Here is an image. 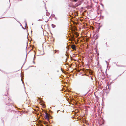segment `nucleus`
<instances>
[{
    "label": "nucleus",
    "mask_w": 126,
    "mask_h": 126,
    "mask_svg": "<svg viewBox=\"0 0 126 126\" xmlns=\"http://www.w3.org/2000/svg\"><path fill=\"white\" fill-rule=\"evenodd\" d=\"M49 117L48 116V114L47 113H46L45 118L47 120H48L49 119Z\"/></svg>",
    "instance_id": "1"
},
{
    "label": "nucleus",
    "mask_w": 126,
    "mask_h": 126,
    "mask_svg": "<svg viewBox=\"0 0 126 126\" xmlns=\"http://www.w3.org/2000/svg\"><path fill=\"white\" fill-rule=\"evenodd\" d=\"M71 47L73 49H75L76 47L75 45H72L71 46Z\"/></svg>",
    "instance_id": "2"
},
{
    "label": "nucleus",
    "mask_w": 126,
    "mask_h": 126,
    "mask_svg": "<svg viewBox=\"0 0 126 126\" xmlns=\"http://www.w3.org/2000/svg\"><path fill=\"white\" fill-rule=\"evenodd\" d=\"M51 26H52V27L53 28H54L56 27V26L55 25H54L53 24H51Z\"/></svg>",
    "instance_id": "3"
},
{
    "label": "nucleus",
    "mask_w": 126,
    "mask_h": 126,
    "mask_svg": "<svg viewBox=\"0 0 126 126\" xmlns=\"http://www.w3.org/2000/svg\"><path fill=\"white\" fill-rule=\"evenodd\" d=\"M25 27H26V26H27V23H26V21H25Z\"/></svg>",
    "instance_id": "4"
},
{
    "label": "nucleus",
    "mask_w": 126,
    "mask_h": 126,
    "mask_svg": "<svg viewBox=\"0 0 126 126\" xmlns=\"http://www.w3.org/2000/svg\"><path fill=\"white\" fill-rule=\"evenodd\" d=\"M54 18L56 20H57V18L56 17H55Z\"/></svg>",
    "instance_id": "5"
},
{
    "label": "nucleus",
    "mask_w": 126,
    "mask_h": 126,
    "mask_svg": "<svg viewBox=\"0 0 126 126\" xmlns=\"http://www.w3.org/2000/svg\"><path fill=\"white\" fill-rule=\"evenodd\" d=\"M74 0L75 2H76L77 1V0Z\"/></svg>",
    "instance_id": "6"
},
{
    "label": "nucleus",
    "mask_w": 126,
    "mask_h": 126,
    "mask_svg": "<svg viewBox=\"0 0 126 126\" xmlns=\"http://www.w3.org/2000/svg\"><path fill=\"white\" fill-rule=\"evenodd\" d=\"M55 16V15H52V16L53 17H54Z\"/></svg>",
    "instance_id": "7"
},
{
    "label": "nucleus",
    "mask_w": 126,
    "mask_h": 126,
    "mask_svg": "<svg viewBox=\"0 0 126 126\" xmlns=\"http://www.w3.org/2000/svg\"><path fill=\"white\" fill-rule=\"evenodd\" d=\"M47 123L46 122H45L44 124H47Z\"/></svg>",
    "instance_id": "8"
},
{
    "label": "nucleus",
    "mask_w": 126,
    "mask_h": 126,
    "mask_svg": "<svg viewBox=\"0 0 126 126\" xmlns=\"http://www.w3.org/2000/svg\"><path fill=\"white\" fill-rule=\"evenodd\" d=\"M22 28H23V29H25V28H23L22 26Z\"/></svg>",
    "instance_id": "9"
},
{
    "label": "nucleus",
    "mask_w": 126,
    "mask_h": 126,
    "mask_svg": "<svg viewBox=\"0 0 126 126\" xmlns=\"http://www.w3.org/2000/svg\"><path fill=\"white\" fill-rule=\"evenodd\" d=\"M105 62H106V63H107V61H105Z\"/></svg>",
    "instance_id": "10"
},
{
    "label": "nucleus",
    "mask_w": 126,
    "mask_h": 126,
    "mask_svg": "<svg viewBox=\"0 0 126 126\" xmlns=\"http://www.w3.org/2000/svg\"><path fill=\"white\" fill-rule=\"evenodd\" d=\"M45 107V105H44V106H43V107Z\"/></svg>",
    "instance_id": "11"
},
{
    "label": "nucleus",
    "mask_w": 126,
    "mask_h": 126,
    "mask_svg": "<svg viewBox=\"0 0 126 126\" xmlns=\"http://www.w3.org/2000/svg\"><path fill=\"white\" fill-rule=\"evenodd\" d=\"M61 70L62 71H62V68H61Z\"/></svg>",
    "instance_id": "12"
},
{
    "label": "nucleus",
    "mask_w": 126,
    "mask_h": 126,
    "mask_svg": "<svg viewBox=\"0 0 126 126\" xmlns=\"http://www.w3.org/2000/svg\"><path fill=\"white\" fill-rule=\"evenodd\" d=\"M33 63H35L34 62V61H33Z\"/></svg>",
    "instance_id": "13"
},
{
    "label": "nucleus",
    "mask_w": 126,
    "mask_h": 126,
    "mask_svg": "<svg viewBox=\"0 0 126 126\" xmlns=\"http://www.w3.org/2000/svg\"><path fill=\"white\" fill-rule=\"evenodd\" d=\"M59 111V110H58L57 111V112H58V111Z\"/></svg>",
    "instance_id": "14"
},
{
    "label": "nucleus",
    "mask_w": 126,
    "mask_h": 126,
    "mask_svg": "<svg viewBox=\"0 0 126 126\" xmlns=\"http://www.w3.org/2000/svg\"><path fill=\"white\" fill-rule=\"evenodd\" d=\"M40 19H39L38 20V21H40Z\"/></svg>",
    "instance_id": "15"
}]
</instances>
